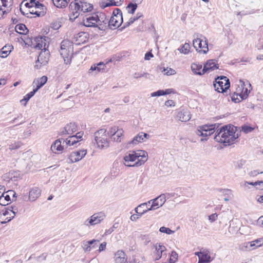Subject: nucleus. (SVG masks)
<instances>
[{
	"label": "nucleus",
	"instance_id": "obj_1",
	"mask_svg": "<svg viewBox=\"0 0 263 263\" xmlns=\"http://www.w3.org/2000/svg\"><path fill=\"white\" fill-rule=\"evenodd\" d=\"M239 137V132H237L234 126H225L218 129L215 134L214 139L216 141L223 143L226 145H230Z\"/></svg>",
	"mask_w": 263,
	"mask_h": 263
},
{
	"label": "nucleus",
	"instance_id": "obj_2",
	"mask_svg": "<svg viewBox=\"0 0 263 263\" xmlns=\"http://www.w3.org/2000/svg\"><path fill=\"white\" fill-rule=\"evenodd\" d=\"M108 19L103 13L96 12L88 15L83 20V25L88 27H97L103 30L107 24Z\"/></svg>",
	"mask_w": 263,
	"mask_h": 263
},
{
	"label": "nucleus",
	"instance_id": "obj_3",
	"mask_svg": "<svg viewBox=\"0 0 263 263\" xmlns=\"http://www.w3.org/2000/svg\"><path fill=\"white\" fill-rule=\"evenodd\" d=\"M69 9L71 13L70 20H73L79 16L81 12H91L93 9V6L86 1H72L69 5Z\"/></svg>",
	"mask_w": 263,
	"mask_h": 263
},
{
	"label": "nucleus",
	"instance_id": "obj_4",
	"mask_svg": "<svg viewBox=\"0 0 263 263\" xmlns=\"http://www.w3.org/2000/svg\"><path fill=\"white\" fill-rule=\"evenodd\" d=\"M72 52V42L68 40H63L61 43L60 53L65 64H70Z\"/></svg>",
	"mask_w": 263,
	"mask_h": 263
},
{
	"label": "nucleus",
	"instance_id": "obj_5",
	"mask_svg": "<svg viewBox=\"0 0 263 263\" xmlns=\"http://www.w3.org/2000/svg\"><path fill=\"white\" fill-rule=\"evenodd\" d=\"M173 195L172 194H161L156 198L151 199L147 202H144L145 206L149 205V208H148L146 210L147 212L149 211H154L158 208L162 206V205L166 202V199L170 197H172Z\"/></svg>",
	"mask_w": 263,
	"mask_h": 263
},
{
	"label": "nucleus",
	"instance_id": "obj_6",
	"mask_svg": "<svg viewBox=\"0 0 263 263\" xmlns=\"http://www.w3.org/2000/svg\"><path fill=\"white\" fill-rule=\"evenodd\" d=\"M109 135L105 129H101L95 133V139L97 147L100 149H106L109 146Z\"/></svg>",
	"mask_w": 263,
	"mask_h": 263
},
{
	"label": "nucleus",
	"instance_id": "obj_7",
	"mask_svg": "<svg viewBox=\"0 0 263 263\" xmlns=\"http://www.w3.org/2000/svg\"><path fill=\"white\" fill-rule=\"evenodd\" d=\"M250 92V90L245 87V83L240 80L237 87L236 88V91L232 97V99L235 103L239 102L242 100L246 99Z\"/></svg>",
	"mask_w": 263,
	"mask_h": 263
},
{
	"label": "nucleus",
	"instance_id": "obj_8",
	"mask_svg": "<svg viewBox=\"0 0 263 263\" xmlns=\"http://www.w3.org/2000/svg\"><path fill=\"white\" fill-rule=\"evenodd\" d=\"M193 44L196 50L201 53L205 54L209 51L208 40L201 34L198 35L193 41Z\"/></svg>",
	"mask_w": 263,
	"mask_h": 263
},
{
	"label": "nucleus",
	"instance_id": "obj_9",
	"mask_svg": "<svg viewBox=\"0 0 263 263\" xmlns=\"http://www.w3.org/2000/svg\"><path fill=\"white\" fill-rule=\"evenodd\" d=\"M122 23V13L119 9L116 8L114 10L110 20H108V26L111 29H115L120 26Z\"/></svg>",
	"mask_w": 263,
	"mask_h": 263
},
{
	"label": "nucleus",
	"instance_id": "obj_10",
	"mask_svg": "<svg viewBox=\"0 0 263 263\" xmlns=\"http://www.w3.org/2000/svg\"><path fill=\"white\" fill-rule=\"evenodd\" d=\"M26 7L30 9L29 12L37 16H43L46 13V8L39 1H29L25 4Z\"/></svg>",
	"mask_w": 263,
	"mask_h": 263
},
{
	"label": "nucleus",
	"instance_id": "obj_11",
	"mask_svg": "<svg viewBox=\"0 0 263 263\" xmlns=\"http://www.w3.org/2000/svg\"><path fill=\"white\" fill-rule=\"evenodd\" d=\"M215 125H204L199 126L196 130L197 136L202 137L201 141L206 140V137L210 136L215 132Z\"/></svg>",
	"mask_w": 263,
	"mask_h": 263
},
{
	"label": "nucleus",
	"instance_id": "obj_12",
	"mask_svg": "<svg viewBox=\"0 0 263 263\" xmlns=\"http://www.w3.org/2000/svg\"><path fill=\"white\" fill-rule=\"evenodd\" d=\"M230 83L229 79L224 76L218 77L215 79L214 87L216 91L223 92L229 88Z\"/></svg>",
	"mask_w": 263,
	"mask_h": 263
},
{
	"label": "nucleus",
	"instance_id": "obj_13",
	"mask_svg": "<svg viewBox=\"0 0 263 263\" xmlns=\"http://www.w3.org/2000/svg\"><path fill=\"white\" fill-rule=\"evenodd\" d=\"M17 212V209L11 206V209L4 208L0 212V222L2 223H6L13 218L15 214Z\"/></svg>",
	"mask_w": 263,
	"mask_h": 263
},
{
	"label": "nucleus",
	"instance_id": "obj_14",
	"mask_svg": "<svg viewBox=\"0 0 263 263\" xmlns=\"http://www.w3.org/2000/svg\"><path fill=\"white\" fill-rule=\"evenodd\" d=\"M124 133L122 128L115 126L109 128L108 135L111 137L112 141L120 143L124 138Z\"/></svg>",
	"mask_w": 263,
	"mask_h": 263
},
{
	"label": "nucleus",
	"instance_id": "obj_15",
	"mask_svg": "<svg viewBox=\"0 0 263 263\" xmlns=\"http://www.w3.org/2000/svg\"><path fill=\"white\" fill-rule=\"evenodd\" d=\"M105 217V214L103 212L95 213L85 220L84 224L87 227L96 225L103 221Z\"/></svg>",
	"mask_w": 263,
	"mask_h": 263
},
{
	"label": "nucleus",
	"instance_id": "obj_16",
	"mask_svg": "<svg viewBox=\"0 0 263 263\" xmlns=\"http://www.w3.org/2000/svg\"><path fill=\"white\" fill-rule=\"evenodd\" d=\"M50 52L48 49L41 51L34 65L35 68L40 69L42 66L46 65L49 60Z\"/></svg>",
	"mask_w": 263,
	"mask_h": 263
},
{
	"label": "nucleus",
	"instance_id": "obj_17",
	"mask_svg": "<svg viewBox=\"0 0 263 263\" xmlns=\"http://www.w3.org/2000/svg\"><path fill=\"white\" fill-rule=\"evenodd\" d=\"M136 158V167H139L144 164L148 159V154L144 150L134 151Z\"/></svg>",
	"mask_w": 263,
	"mask_h": 263
},
{
	"label": "nucleus",
	"instance_id": "obj_18",
	"mask_svg": "<svg viewBox=\"0 0 263 263\" xmlns=\"http://www.w3.org/2000/svg\"><path fill=\"white\" fill-rule=\"evenodd\" d=\"M49 38L46 36H38L35 38L36 42L34 45L35 49L41 50V51L48 49L49 47Z\"/></svg>",
	"mask_w": 263,
	"mask_h": 263
},
{
	"label": "nucleus",
	"instance_id": "obj_19",
	"mask_svg": "<svg viewBox=\"0 0 263 263\" xmlns=\"http://www.w3.org/2000/svg\"><path fill=\"white\" fill-rule=\"evenodd\" d=\"M87 154L86 149H82L79 151L72 152L68 156V163H74L79 161L83 158Z\"/></svg>",
	"mask_w": 263,
	"mask_h": 263
},
{
	"label": "nucleus",
	"instance_id": "obj_20",
	"mask_svg": "<svg viewBox=\"0 0 263 263\" xmlns=\"http://www.w3.org/2000/svg\"><path fill=\"white\" fill-rule=\"evenodd\" d=\"M83 135V132H78L76 135L69 136L65 140L63 139V143H66L68 146H77V144L82 140V138Z\"/></svg>",
	"mask_w": 263,
	"mask_h": 263
},
{
	"label": "nucleus",
	"instance_id": "obj_21",
	"mask_svg": "<svg viewBox=\"0 0 263 263\" xmlns=\"http://www.w3.org/2000/svg\"><path fill=\"white\" fill-rule=\"evenodd\" d=\"M134 151L126 153L123 157V164L128 167H136V160Z\"/></svg>",
	"mask_w": 263,
	"mask_h": 263
},
{
	"label": "nucleus",
	"instance_id": "obj_22",
	"mask_svg": "<svg viewBox=\"0 0 263 263\" xmlns=\"http://www.w3.org/2000/svg\"><path fill=\"white\" fill-rule=\"evenodd\" d=\"M41 190L37 187H34L30 189L29 192L28 197L24 198L25 201L29 200L30 201H35L41 195Z\"/></svg>",
	"mask_w": 263,
	"mask_h": 263
},
{
	"label": "nucleus",
	"instance_id": "obj_23",
	"mask_svg": "<svg viewBox=\"0 0 263 263\" xmlns=\"http://www.w3.org/2000/svg\"><path fill=\"white\" fill-rule=\"evenodd\" d=\"M12 1H0V18L8 13L11 9Z\"/></svg>",
	"mask_w": 263,
	"mask_h": 263
},
{
	"label": "nucleus",
	"instance_id": "obj_24",
	"mask_svg": "<svg viewBox=\"0 0 263 263\" xmlns=\"http://www.w3.org/2000/svg\"><path fill=\"white\" fill-rule=\"evenodd\" d=\"M154 257L155 260H158L161 258L163 253L166 250L165 247L161 243H156L154 246Z\"/></svg>",
	"mask_w": 263,
	"mask_h": 263
},
{
	"label": "nucleus",
	"instance_id": "obj_25",
	"mask_svg": "<svg viewBox=\"0 0 263 263\" xmlns=\"http://www.w3.org/2000/svg\"><path fill=\"white\" fill-rule=\"evenodd\" d=\"M78 130V125L73 122L67 124L61 131V134L64 135H72Z\"/></svg>",
	"mask_w": 263,
	"mask_h": 263
},
{
	"label": "nucleus",
	"instance_id": "obj_26",
	"mask_svg": "<svg viewBox=\"0 0 263 263\" xmlns=\"http://www.w3.org/2000/svg\"><path fill=\"white\" fill-rule=\"evenodd\" d=\"M149 138V135L143 132L139 133L133 139L128 142L129 144L136 145L139 143L145 142Z\"/></svg>",
	"mask_w": 263,
	"mask_h": 263
},
{
	"label": "nucleus",
	"instance_id": "obj_27",
	"mask_svg": "<svg viewBox=\"0 0 263 263\" xmlns=\"http://www.w3.org/2000/svg\"><path fill=\"white\" fill-rule=\"evenodd\" d=\"M62 141L63 139H59L56 140L51 146V151L55 154H61L63 151L64 145L62 144Z\"/></svg>",
	"mask_w": 263,
	"mask_h": 263
},
{
	"label": "nucleus",
	"instance_id": "obj_28",
	"mask_svg": "<svg viewBox=\"0 0 263 263\" xmlns=\"http://www.w3.org/2000/svg\"><path fill=\"white\" fill-rule=\"evenodd\" d=\"M48 78L46 76H44L41 78L35 79L32 83L33 90L37 92V91L43 86L47 82Z\"/></svg>",
	"mask_w": 263,
	"mask_h": 263
},
{
	"label": "nucleus",
	"instance_id": "obj_29",
	"mask_svg": "<svg viewBox=\"0 0 263 263\" xmlns=\"http://www.w3.org/2000/svg\"><path fill=\"white\" fill-rule=\"evenodd\" d=\"M145 203H141L134 210L135 212L137 213V214H133L130 216V219L132 221H136L137 220L139 219L142 216V215L147 213L146 210H143L142 211H140L141 208L145 206Z\"/></svg>",
	"mask_w": 263,
	"mask_h": 263
},
{
	"label": "nucleus",
	"instance_id": "obj_30",
	"mask_svg": "<svg viewBox=\"0 0 263 263\" xmlns=\"http://www.w3.org/2000/svg\"><path fill=\"white\" fill-rule=\"evenodd\" d=\"M115 263H125L127 261V257L124 251L118 250L114 254V257Z\"/></svg>",
	"mask_w": 263,
	"mask_h": 263
},
{
	"label": "nucleus",
	"instance_id": "obj_31",
	"mask_svg": "<svg viewBox=\"0 0 263 263\" xmlns=\"http://www.w3.org/2000/svg\"><path fill=\"white\" fill-rule=\"evenodd\" d=\"M87 35L86 32H79L74 36L73 42L77 45L84 44L87 41Z\"/></svg>",
	"mask_w": 263,
	"mask_h": 263
},
{
	"label": "nucleus",
	"instance_id": "obj_32",
	"mask_svg": "<svg viewBox=\"0 0 263 263\" xmlns=\"http://www.w3.org/2000/svg\"><path fill=\"white\" fill-rule=\"evenodd\" d=\"M99 241L96 239H92L89 241H84L82 242V247L85 252H90L92 249L95 248L97 242Z\"/></svg>",
	"mask_w": 263,
	"mask_h": 263
},
{
	"label": "nucleus",
	"instance_id": "obj_33",
	"mask_svg": "<svg viewBox=\"0 0 263 263\" xmlns=\"http://www.w3.org/2000/svg\"><path fill=\"white\" fill-rule=\"evenodd\" d=\"M177 118L182 122H186L191 118V114L187 109H182L178 112Z\"/></svg>",
	"mask_w": 263,
	"mask_h": 263
},
{
	"label": "nucleus",
	"instance_id": "obj_34",
	"mask_svg": "<svg viewBox=\"0 0 263 263\" xmlns=\"http://www.w3.org/2000/svg\"><path fill=\"white\" fill-rule=\"evenodd\" d=\"M218 68V65L214 60H208L204 66V70L206 72H210Z\"/></svg>",
	"mask_w": 263,
	"mask_h": 263
},
{
	"label": "nucleus",
	"instance_id": "obj_35",
	"mask_svg": "<svg viewBox=\"0 0 263 263\" xmlns=\"http://www.w3.org/2000/svg\"><path fill=\"white\" fill-rule=\"evenodd\" d=\"M201 256L198 263H208L210 262L211 260V256L210 255L209 251L207 250H203L200 253Z\"/></svg>",
	"mask_w": 263,
	"mask_h": 263
},
{
	"label": "nucleus",
	"instance_id": "obj_36",
	"mask_svg": "<svg viewBox=\"0 0 263 263\" xmlns=\"http://www.w3.org/2000/svg\"><path fill=\"white\" fill-rule=\"evenodd\" d=\"M13 49V46L6 45L4 46L0 51V57L2 58L7 57Z\"/></svg>",
	"mask_w": 263,
	"mask_h": 263
},
{
	"label": "nucleus",
	"instance_id": "obj_37",
	"mask_svg": "<svg viewBox=\"0 0 263 263\" xmlns=\"http://www.w3.org/2000/svg\"><path fill=\"white\" fill-rule=\"evenodd\" d=\"M191 69L195 74L201 75L206 72L205 70H204V68H202V65L197 64L196 63H193L191 65Z\"/></svg>",
	"mask_w": 263,
	"mask_h": 263
},
{
	"label": "nucleus",
	"instance_id": "obj_38",
	"mask_svg": "<svg viewBox=\"0 0 263 263\" xmlns=\"http://www.w3.org/2000/svg\"><path fill=\"white\" fill-rule=\"evenodd\" d=\"M105 67V64L103 62H100L97 64H93L90 67L89 70V72L91 73L93 71H96V73L100 72L102 70H103Z\"/></svg>",
	"mask_w": 263,
	"mask_h": 263
},
{
	"label": "nucleus",
	"instance_id": "obj_39",
	"mask_svg": "<svg viewBox=\"0 0 263 263\" xmlns=\"http://www.w3.org/2000/svg\"><path fill=\"white\" fill-rule=\"evenodd\" d=\"M16 32L21 34H25L28 32V29L23 24H20L16 25L15 27Z\"/></svg>",
	"mask_w": 263,
	"mask_h": 263
},
{
	"label": "nucleus",
	"instance_id": "obj_40",
	"mask_svg": "<svg viewBox=\"0 0 263 263\" xmlns=\"http://www.w3.org/2000/svg\"><path fill=\"white\" fill-rule=\"evenodd\" d=\"M263 245V237L251 241L250 246H252V249H255Z\"/></svg>",
	"mask_w": 263,
	"mask_h": 263
},
{
	"label": "nucleus",
	"instance_id": "obj_41",
	"mask_svg": "<svg viewBox=\"0 0 263 263\" xmlns=\"http://www.w3.org/2000/svg\"><path fill=\"white\" fill-rule=\"evenodd\" d=\"M191 46L189 43H185L181 47L179 48L178 50L181 53L187 54L190 52Z\"/></svg>",
	"mask_w": 263,
	"mask_h": 263
},
{
	"label": "nucleus",
	"instance_id": "obj_42",
	"mask_svg": "<svg viewBox=\"0 0 263 263\" xmlns=\"http://www.w3.org/2000/svg\"><path fill=\"white\" fill-rule=\"evenodd\" d=\"M221 192L224 196H226V197L224 198V200L226 201H229L230 199L233 198V197L232 191L231 190L223 189L221 190Z\"/></svg>",
	"mask_w": 263,
	"mask_h": 263
},
{
	"label": "nucleus",
	"instance_id": "obj_43",
	"mask_svg": "<svg viewBox=\"0 0 263 263\" xmlns=\"http://www.w3.org/2000/svg\"><path fill=\"white\" fill-rule=\"evenodd\" d=\"M35 91H34L33 89L31 92H29L28 93L26 94L23 99H22L20 101V102L22 104H24V105H25L27 103V102L29 100V99L32 97L34 94L36 93Z\"/></svg>",
	"mask_w": 263,
	"mask_h": 263
},
{
	"label": "nucleus",
	"instance_id": "obj_44",
	"mask_svg": "<svg viewBox=\"0 0 263 263\" xmlns=\"http://www.w3.org/2000/svg\"><path fill=\"white\" fill-rule=\"evenodd\" d=\"M120 2L121 1H109V2L107 3H102L100 4V7L102 8H105L111 6H119L121 4Z\"/></svg>",
	"mask_w": 263,
	"mask_h": 263
},
{
	"label": "nucleus",
	"instance_id": "obj_45",
	"mask_svg": "<svg viewBox=\"0 0 263 263\" xmlns=\"http://www.w3.org/2000/svg\"><path fill=\"white\" fill-rule=\"evenodd\" d=\"M22 145L21 141H14L13 143L9 144V148L10 150H14L18 149Z\"/></svg>",
	"mask_w": 263,
	"mask_h": 263
},
{
	"label": "nucleus",
	"instance_id": "obj_46",
	"mask_svg": "<svg viewBox=\"0 0 263 263\" xmlns=\"http://www.w3.org/2000/svg\"><path fill=\"white\" fill-rule=\"evenodd\" d=\"M53 5L57 8H63L68 5L67 1H52Z\"/></svg>",
	"mask_w": 263,
	"mask_h": 263
},
{
	"label": "nucleus",
	"instance_id": "obj_47",
	"mask_svg": "<svg viewBox=\"0 0 263 263\" xmlns=\"http://www.w3.org/2000/svg\"><path fill=\"white\" fill-rule=\"evenodd\" d=\"M137 8L136 4L129 3L126 7V10L129 13L133 14Z\"/></svg>",
	"mask_w": 263,
	"mask_h": 263
},
{
	"label": "nucleus",
	"instance_id": "obj_48",
	"mask_svg": "<svg viewBox=\"0 0 263 263\" xmlns=\"http://www.w3.org/2000/svg\"><path fill=\"white\" fill-rule=\"evenodd\" d=\"M178 254L174 251L171 252L169 259L170 263H175L178 259Z\"/></svg>",
	"mask_w": 263,
	"mask_h": 263
},
{
	"label": "nucleus",
	"instance_id": "obj_49",
	"mask_svg": "<svg viewBox=\"0 0 263 263\" xmlns=\"http://www.w3.org/2000/svg\"><path fill=\"white\" fill-rule=\"evenodd\" d=\"M162 72H163L164 74L166 76L174 75L176 73V71L174 69L168 67L164 68Z\"/></svg>",
	"mask_w": 263,
	"mask_h": 263
},
{
	"label": "nucleus",
	"instance_id": "obj_50",
	"mask_svg": "<svg viewBox=\"0 0 263 263\" xmlns=\"http://www.w3.org/2000/svg\"><path fill=\"white\" fill-rule=\"evenodd\" d=\"M159 231L161 233H166L168 235L172 234L174 233V231H172L170 228L165 227H161L159 229Z\"/></svg>",
	"mask_w": 263,
	"mask_h": 263
},
{
	"label": "nucleus",
	"instance_id": "obj_51",
	"mask_svg": "<svg viewBox=\"0 0 263 263\" xmlns=\"http://www.w3.org/2000/svg\"><path fill=\"white\" fill-rule=\"evenodd\" d=\"M250 244L251 241L243 243L241 247V250L243 251H250L253 250L252 246H251Z\"/></svg>",
	"mask_w": 263,
	"mask_h": 263
},
{
	"label": "nucleus",
	"instance_id": "obj_52",
	"mask_svg": "<svg viewBox=\"0 0 263 263\" xmlns=\"http://www.w3.org/2000/svg\"><path fill=\"white\" fill-rule=\"evenodd\" d=\"M61 26V23L59 21H54L50 24L51 28L55 30L59 29Z\"/></svg>",
	"mask_w": 263,
	"mask_h": 263
},
{
	"label": "nucleus",
	"instance_id": "obj_53",
	"mask_svg": "<svg viewBox=\"0 0 263 263\" xmlns=\"http://www.w3.org/2000/svg\"><path fill=\"white\" fill-rule=\"evenodd\" d=\"M248 184H250V185H253V186H256L257 185H260V184H262L263 185V181H256V182H248V181H246L244 183V184L243 185L245 186H247Z\"/></svg>",
	"mask_w": 263,
	"mask_h": 263
},
{
	"label": "nucleus",
	"instance_id": "obj_54",
	"mask_svg": "<svg viewBox=\"0 0 263 263\" xmlns=\"http://www.w3.org/2000/svg\"><path fill=\"white\" fill-rule=\"evenodd\" d=\"M164 96L163 90H159L157 91L152 92L151 94V96L152 97H159V96Z\"/></svg>",
	"mask_w": 263,
	"mask_h": 263
},
{
	"label": "nucleus",
	"instance_id": "obj_55",
	"mask_svg": "<svg viewBox=\"0 0 263 263\" xmlns=\"http://www.w3.org/2000/svg\"><path fill=\"white\" fill-rule=\"evenodd\" d=\"M253 129V128L247 125L242 127V130L246 134L251 132Z\"/></svg>",
	"mask_w": 263,
	"mask_h": 263
},
{
	"label": "nucleus",
	"instance_id": "obj_56",
	"mask_svg": "<svg viewBox=\"0 0 263 263\" xmlns=\"http://www.w3.org/2000/svg\"><path fill=\"white\" fill-rule=\"evenodd\" d=\"M147 75H148V74L147 73H145V72H143V73L135 72L133 74V77L135 79H138L139 78H141V77H143L144 76L146 77Z\"/></svg>",
	"mask_w": 263,
	"mask_h": 263
},
{
	"label": "nucleus",
	"instance_id": "obj_57",
	"mask_svg": "<svg viewBox=\"0 0 263 263\" xmlns=\"http://www.w3.org/2000/svg\"><path fill=\"white\" fill-rule=\"evenodd\" d=\"M218 215L216 213H214L209 216V220L211 222H213L217 220Z\"/></svg>",
	"mask_w": 263,
	"mask_h": 263
},
{
	"label": "nucleus",
	"instance_id": "obj_58",
	"mask_svg": "<svg viewBox=\"0 0 263 263\" xmlns=\"http://www.w3.org/2000/svg\"><path fill=\"white\" fill-rule=\"evenodd\" d=\"M6 193H7L8 195H9V196L10 197V196H12V200H13V199H14V200H15L16 197V193L15 192L13 191V190H8L6 192H5Z\"/></svg>",
	"mask_w": 263,
	"mask_h": 263
},
{
	"label": "nucleus",
	"instance_id": "obj_59",
	"mask_svg": "<svg viewBox=\"0 0 263 263\" xmlns=\"http://www.w3.org/2000/svg\"><path fill=\"white\" fill-rule=\"evenodd\" d=\"M165 105L167 107H173L175 105V102L172 100H168L165 102Z\"/></svg>",
	"mask_w": 263,
	"mask_h": 263
},
{
	"label": "nucleus",
	"instance_id": "obj_60",
	"mask_svg": "<svg viewBox=\"0 0 263 263\" xmlns=\"http://www.w3.org/2000/svg\"><path fill=\"white\" fill-rule=\"evenodd\" d=\"M263 172H259L257 170H253L249 173V175L251 177L256 176L258 174H262Z\"/></svg>",
	"mask_w": 263,
	"mask_h": 263
},
{
	"label": "nucleus",
	"instance_id": "obj_61",
	"mask_svg": "<svg viewBox=\"0 0 263 263\" xmlns=\"http://www.w3.org/2000/svg\"><path fill=\"white\" fill-rule=\"evenodd\" d=\"M8 203L9 202H7L6 200V199L3 196H1V195H0V205L5 206L6 205H8Z\"/></svg>",
	"mask_w": 263,
	"mask_h": 263
},
{
	"label": "nucleus",
	"instance_id": "obj_62",
	"mask_svg": "<svg viewBox=\"0 0 263 263\" xmlns=\"http://www.w3.org/2000/svg\"><path fill=\"white\" fill-rule=\"evenodd\" d=\"M106 244L107 243L106 242H103L101 243L99 246L98 251L99 252H101L105 250L106 249Z\"/></svg>",
	"mask_w": 263,
	"mask_h": 263
},
{
	"label": "nucleus",
	"instance_id": "obj_63",
	"mask_svg": "<svg viewBox=\"0 0 263 263\" xmlns=\"http://www.w3.org/2000/svg\"><path fill=\"white\" fill-rule=\"evenodd\" d=\"M1 196H3L5 199L7 201V202H9L11 200V199H10V196H9V195H8L7 193H6V192H5L4 193L3 192L1 194Z\"/></svg>",
	"mask_w": 263,
	"mask_h": 263
},
{
	"label": "nucleus",
	"instance_id": "obj_64",
	"mask_svg": "<svg viewBox=\"0 0 263 263\" xmlns=\"http://www.w3.org/2000/svg\"><path fill=\"white\" fill-rule=\"evenodd\" d=\"M257 224L263 228V215L260 217L257 220Z\"/></svg>",
	"mask_w": 263,
	"mask_h": 263
}]
</instances>
